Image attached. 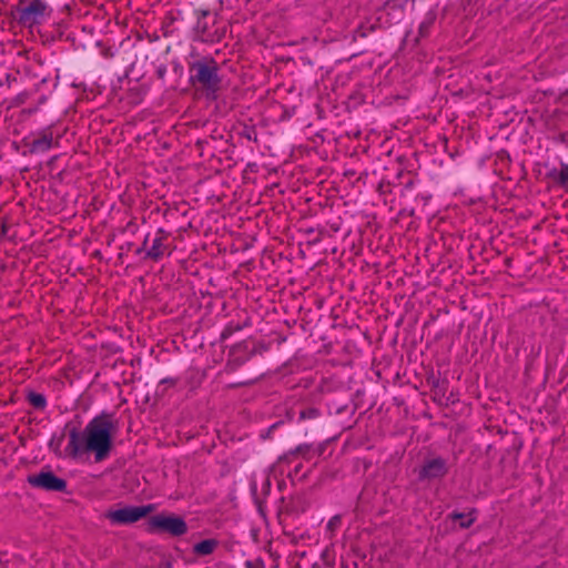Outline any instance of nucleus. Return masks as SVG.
<instances>
[{
	"instance_id": "f257e3e1",
	"label": "nucleus",
	"mask_w": 568,
	"mask_h": 568,
	"mask_svg": "<svg viewBox=\"0 0 568 568\" xmlns=\"http://www.w3.org/2000/svg\"><path fill=\"white\" fill-rule=\"evenodd\" d=\"M116 428V423L110 415L97 416L82 430L73 427L69 432L65 452L73 459H79L82 455L92 453L95 462H102L110 455Z\"/></svg>"
},
{
	"instance_id": "f03ea898",
	"label": "nucleus",
	"mask_w": 568,
	"mask_h": 568,
	"mask_svg": "<svg viewBox=\"0 0 568 568\" xmlns=\"http://www.w3.org/2000/svg\"><path fill=\"white\" fill-rule=\"evenodd\" d=\"M190 82L196 91L207 99H216L222 85L220 65L211 57L193 61L189 65Z\"/></svg>"
},
{
	"instance_id": "7ed1b4c3",
	"label": "nucleus",
	"mask_w": 568,
	"mask_h": 568,
	"mask_svg": "<svg viewBox=\"0 0 568 568\" xmlns=\"http://www.w3.org/2000/svg\"><path fill=\"white\" fill-rule=\"evenodd\" d=\"M13 12L21 26L32 28L50 18L52 8L47 0H18Z\"/></svg>"
},
{
	"instance_id": "20e7f679",
	"label": "nucleus",
	"mask_w": 568,
	"mask_h": 568,
	"mask_svg": "<svg viewBox=\"0 0 568 568\" xmlns=\"http://www.w3.org/2000/svg\"><path fill=\"white\" fill-rule=\"evenodd\" d=\"M61 134L53 126H45L23 138L24 145L31 154H43L60 146Z\"/></svg>"
},
{
	"instance_id": "39448f33",
	"label": "nucleus",
	"mask_w": 568,
	"mask_h": 568,
	"mask_svg": "<svg viewBox=\"0 0 568 568\" xmlns=\"http://www.w3.org/2000/svg\"><path fill=\"white\" fill-rule=\"evenodd\" d=\"M148 531L151 534H169L180 537L187 532L186 521L175 515L156 514L148 519Z\"/></svg>"
},
{
	"instance_id": "423d86ee",
	"label": "nucleus",
	"mask_w": 568,
	"mask_h": 568,
	"mask_svg": "<svg viewBox=\"0 0 568 568\" xmlns=\"http://www.w3.org/2000/svg\"><path fill=\"white\" fill-rule=\"evenodd\" d=\"M154 505L125 506L123 508L110 510L105 517L114 525L133 524L153 511Z\"/></svg>"
},
{
	"instance_id": "0eeeda50",
	"label": "nucleus",
	"mask_w": 568,
	"mask_h": 568,
	"mask_svg": "<svg viewBox=\"0 0 568 568\" xmlns=\"http://www.w3.org/2000/svg\"><path fill=\"white\" fill-rule=\"evenodd\" d=\"M448 473L447 460L443 457H433L424 460L418 470V480L430 481L445 477Z\"/></svg>"
},
{
	"instance_id": "6e6552de",
	"label": "nucleus",
	"mask_w": 568,
	"mask_h": 568,
	"mask_svg": "<svg viewBox=\"0 0 568 568\" xmlns=\"http://www.w3.org/2000/svg\"><path fill=\"white\" fill-rule=\"evenodd\" d=\"M28 483L36 488H41L47 491H64L67 481L63 478L55 476L52 471H40L28 477Z\"/></svg>"
},
{
	"instance_id": "1a4fd4ad",
	"label": "nucleus",
	"mask_w": 568,
	"mask_h": 568,
	"mask_svg": "<svg viewBox=\"0 0 568 568\" xmlns=\"http://www.w3.org/2000/svg\"><path fill=\"white\" fill-rule=\"evenodd\" d=\"M169 236H170V234L165 230H163L161 227L158 229L154 234V239H153L151 247L148 251H145L144 258L151 260L153 262H158L165 254L170 255L171 251H169V247L166 245Z\"/></svg>"
},
{
	"instance_id": "9d476101",
	"label": "nucleus",
	"mask_w": 568,
	"mask_h": 568,
	"mask_svg": "<svg viewBox=\"0 0 568 568\" xmlns=\"http://www.w3.org/2000/svg\"><path fill=\"white\" fill-rule=\"evenodd\" d=\"M211 16L209 10L196 11V23L194 26V32L196 39L202 42L214 41V37L210 32L207 18Z\"/></svg>"
},
{
	"instance_id": "9b49d317",
	"label": "nucleus",
	"mask_w": 568,
	"mask_h": 568,
	"mask_svg": "<svg viewBox=\"0 0 568 568\" xmlns=\"http://www.w3.org/2000/svg\"><path fill=\"white\" fill-rule=\"evenodd\" d=\"M219 547V541L216 539H204L200 542H196L194 546H193V554L199 556V557H203V556H209L211 554H213L215 551V549Z\"/></svg>"
},
{
	"instance_id": "f8f14e48",
	"label": "nucleus",
	"mask_w": 568,
	"mask_h": 568,
	"mask_svg": "<svg viewBox=\"0 0 568 568\" xmlns=\"http://www.w3.org/2000/svg\"><path fill=\"white\" fill-rule=\"evenodd\" d=\"M449 516L453 520H460V528H469L476 520V510L471 509L467 514L454 511Z\"/></svg>"
},
{
	"instance_id": "ddd939ff",
	"label": "nucleus",
	"mask_w": 568,
	"mask_h": 568,
	"mask_svg": "<svg viewBox=\"0 0 568 568\" xmlns=\"http://www.w3.org/2000/svg\"><path fill=\"white\" fill-rule=\"evenodd\" d=\"M436 14L433 11H428L418 27V34L420 38H425L429 34L432 28L435 24Z\"/></svg>"
},
{
	"instance_id": "4468645a",
	"label": "nucleus",
	"mask_w": 568,
	"mask_h": 568,
	"mask_svg": "<svg viewBox=\"0 0 568 568\" xmlns=\"http://www.w3.org/2000/svg\"><path fill=\"white\" fill-rule=\"evenodd\" d=\"M551 176L560 186L568 190V164H561L558 170H554Z\"/></svg>"
},
{
	"instance_id": "2eb2a0df",
	"label": "nucleus",
	"mask_w": 568,
	"mask_h": 568,
	"mask_svg": "<svg viewBox=\"0 0 568 568\" xmlns=\"http://www.w3.org/2000/svg\"><path fill=\"white\" fill-rule=\"evenodd\" d=\"M248 322L245 321L243 324L239 322L231 321L229 322L223 331L221 332V339L225 341L230 338L235 332L241 331L244 326H247Z\"/></svg>"
},
{
	"instance_id": "dca6fc26",
	"label": "nucleus",
	"mask_w": 568,
	"mask_h": 568,
	"mask_svg": "<svg viewBox=\"0 0 568 568\" xmlns=\"http://www.w3.org/2000/svg\"><path fill=\"white\" fill-rule=\"evenodd\" d=\"M27 399L37 409H44L47 407V398L43 394L30 392Z\"/></svg>"
},
{
	"instance_id": "f3484780",
	"label": "nucleus",
	"mask_w": 568,
	"mask_h": 568,
	"mask_svg": "<svg viewBox=\"0 0 568 568\" xmlns=\"http://www.w3.org/2000/svg\"><path fill=\"white\" fill-rule=\"evenodd\" d=\"M250 345H251V343L247 342V341H243L241 343H237L230 351V355H234L236 353H244V354H246V353L250 352V349H248Z\"/></svg>"
},
{
	"instance_id": "a211bd4d",
	"label": "nucleus",
	"mask_w": 568,
	"mask_h": 568,
	"mask_svg": "<svg viewBox=\"0 0 568 568\" xmlns=\"http://www.w3.org/2000/svg\"><path fill=\"white\" fill-rule=\"evenodd\" d=\"M320 415V410L317 408H306L300 413L301 419H313Z\"/></svg>"
},
{
	"instance_id": "6ab92c4d",
	"label": "nucleus",
	"mask_w": 568,
	"mask_h": 568,
	"mask_svg": "<svg viewBox=\"0 0 568 568\" xmlns=\"http://www.w3.org/2000/svg\"><path fill=\"white\" fill-rule=\"evenodd\" d=\"M339 524H341V517L339 516H334L327 523V529L334 530V529H336L339 526Z\"/></svg>"
},
{
	"instance_id": "aec40b11",
	"label": "nucleus",
	"mask_w": 568,
	"mask_h": 568,
	"mask_svg": "<svg viewBox=\"0 0 568 568\" xmlns=\"http://www.w3.org/2000/svg\"><path fill=\"white\" fill-rule=\"evenodd\" d=\"M253 134H254V131H252V130H246V131L244 132V134H243V135H244L245 138H247L248 140H252V139H253V136H252Z\"/></svg>"
},
{
	"instance_id": "412c9836",
	"label": "nucleus",
	"mask_w": 568,
	"mask_h": 568,
	"mask_svg": "<svg viewBox=\"0 0 568 568\" xmlns=\"http://www.w3.org/2000/svg\"><path fill=\"white\" fill-rule=\"evenodd\" d=\"M145 251H146V250H145L144 245H142L141 247L136 248L135 254H136V255H140V254H141V253H143V252L145 253Z\"/></svg>"
},
{
	"instance_id": "4be33fe9",
	"label": "nucleus",
	"mask_w": 568,
	"mask_h": 568,
	"mask_svg": "<svg viewBox=\"0 0 568 568\" xmlns=\"http://www.w3.org/2000/svg\"><path fill=\"white\" fill-rule=\"evenodd\" d=\"M161 383H163V384H165V383L174 384L175 379L174 378H164V379L161 381Z\"/></svg>"
},
{
	"instance_id": "5701e85b",
	"label": "nucleus",
	"mask_w": 568,
	"mask_h": 568,
	"mask_svg": "<svg viewBox=\"0 0 568 568\" xmlns=\"http://www.w3.org/2000/svg\"><path fill=\"white\" fill-rule=\"evenodd\" d=\"M148 241H149V234H148V235L144 237V240H143V244H142V245H144V247L146 246Z\"/></svg>"
}]
</instances>
